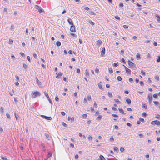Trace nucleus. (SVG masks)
<instances>
[{
    "label": "nucleus",
    "mask_w": 160,
    "mask_h": 160,
    "mask_svg": "<svg viewBox=\"0 0 160 160\" xmlns=\"http://www.w3.org/2000/svg\"><path fill=\"white\" fill-rule=\"evenodd\" d=\"M128 63L130 67L132 69L135 70L137 69L135 64L131 61L130 60H128Z\"/></svg>",
    "instance_id": "obj_1"
},
{
    "label": "nucleus",
    "mask_w": 160,
    "mask_h": 160,
    "mask_svg": "<svg viewBox=\"0 0 160 160\" xmlns=\"http://www.w3.org/2000/svg\"><path fill=\"white\" fill-rule=\"evenodd\" d=\"M40 93L38 91H36L33 93V95L32 96V98H35L38 96H40Z\"/></svg>",
    "instance_id": "obj_2"
},
{
    "label": "nucleus",
    "mask_w": 160,
    "mask_h": 160,
    "mask_svg": "<svg viewBox=\"0 0 160 160\" xmlns=\"http://www.w3.org/2000/svg\"><path fill=\"white\" fill-rule=\"evenodd\" d=\"M151 123L152 125H156L158 126H160V122L157 120L152 121Z\"/></svg>",
    "instance_id": "obj_3"
},
{
    "label": "nucleus",
    "mask_w": 160,
    "mask_h": 160,
    "mask_svg": "<svg viewBox=\"0 0 160 160\" xmlns=\"http://www.w3.org/2000/svg\"><path fill=\"white\" fill-rule=\"evenodd\" d=\"M35 8L37 9L38 10L39 13H41L43 11V10L42 8L41 7L38 5H35Z\"/></svg>",
    "instance_id": "obj_4"
},
{
    "label": "nucleus",
    "mask_w": 160,
    "mask_h": 160,
    "mask_svg": "<svg viewBox=\"0 0 160 160\" xmlns=\"http://www.w3.org/2000/svg\"><path fill=\"white\" fill-rule=\"evenodd\" d=\"M44 95L47 98L48 100V101H49V102L51 104H52V101H51V99L50 98L48 93L46 91H45L44 92Z\"/></svg>",
    "instance_id": "obj_5"
},
{
    "label": "nucleus",
    "mask_w": 160,
    "mask_h": 160,
    "mask_svg": "<svg viewBox=\"0 0 160 160\" xmlns=\"http://www.w3.org/2000/svg\"><path fill=\"white\" fill-rule=\"evenodd\" d=\"M148 102L149 104H151L152 103V94H149L148 96Z\"/></svg>",
    "instance_id": "obj_6"
},
{
    "label": "nucleus",
    "mask_w": 160,
    "mask_h": 160,
    "mask_svg": "<svg viewBox=\"0 0 160 160\" xmlns=\"http://www.w3.org/2000/svg\"><path fill=\"white\" fill-rule=\"evenodd\" d=\"M41 116L47 120H51L52 119V118L51 117H48L44 115H41Z\"/></svg>",
    "instance_id": "obj_7"
},
{
    "label": "nucleus",
    "mask_w": 160,
    "mask_h": 160,
    "mask_svg": "<svg viewBox=\"0 0 160 160\" xmlns=\"http://www.w3.org/2000/svg\"><path fill=\"white\" fill-rule=\"evenodd\" d=\"M70 30L71 32H75V27L74 24L71 25L70 28Z\"/></svg>",
    "instance_id": "obj_8"
},
{
    "label": "nucleus",
    "mask_w": 160,
    "mask_h": 160,
    "mask_svg": "<svg viewBox=\"0 0 160 160\" xmlns=\"http://www.w3.org/2000/svg\"><path fill=\"white\" fill-rule=\"evenodd\" d=\"M105 53V48H102V49L101 52V54L102 57L104 56Z\"/></svg>",
    "instance_id": "obj_9"
},
{
    "label": "nucleus",
    "mask_w": 160,
    "mask_h": 160,
    "mask_svg": "<svg viewBox=\"0 0 160 160\" xmlns=\"http://www.w3.org/2000/svg\"><path fill=\"white\" fill-rule=\"evenodd\" d=\"M68 22L69 24L71 25L73 24L72 19L70 18H68Z\"/></svg>",
    "instance_id": "obj_10"
},
{
    "label": "nucleus",
    "mask_w": 160,
    "mask_h": 160,
    "mask_svg": "<svg viewBox=\"0 0 160 160\" xmlns=\"http://www.w3.org/2000/svg\"><path fill=\"white\" fill-rule=\"evenodd\" d=\"M98 160H106L103 156L102 155H100L99 158L98 159Z\"/></svg>",
    "instance_id": "obj_11"
},
{
    "label": "nucleus",
    "mask_w": 160,
    "mask_h": 160,
    "mask_svg": "<svg viewBox=\"0 0 160 160\" xmlns=\"http://www.w3.org/2000/svg\"><path fill=\"white\" fill-rule=\"evenodd\" d=\"M85 76L88 78H89V73L88 70L87 69L85 70Z\"/></svg>",
    "instance_id": "obj_12"
},
{
    "label": "nucleus",
    "mask_w": 160,
    "mask_h": 160,
    "mask_svg": "<svg viewBox=\"0 0 160 160\" xmlns=\"http://www.w3.org/2000/svg\"><path fill=\"white\" fill-rule=\"evenodd\" d=\"M118 110L120 112L122 113V114L125 115L126 114V113H125L123 111V110L122 108H118Z\"/></svg>",
    "instance_id": "obj_13"
},
{
    "label": "nucleus",
    "mask_w": 160,
    "mask_h": 160,
    "mask_svg": "<svg viewBox=\"0 0 160 160\" xmlns=\"http://www.w3.org/2000/svg\"><path fill=\"white\" fill-rule=\"evenodd\" d=\"M41 146L42 148V151H46V149L45 148V146L44 144L43 143H42L41 144Z\"/></svg>",
    "instance_id": "obj_14"
},
{
    "label": "nucleus",
    "mask_w": 160,
    "mask_h": 160,
    "mask_svg": "<svg viewBox=\"0 0 160 160\" xmlns=\"http://www.w3.org/2000/svg\"><path fill=\"white\" fill-rule=\"evenodd\" d=\"M62 75V73L61 72H59L58 73V75L56 76V78H60L61 77Z\"/></svg>",
    "instance_id": "obj_15"
},
{
    "label": "nucleus",
    "mask_w": 160,
    "mask_h": 160,
    "mask_svg": "<svg viewBox=\"0 0 160 160\" xmlns=\"http://www.w3.org/2000/svg\"><path fill=\"white\" fill-rule=\"evenodd\" d=\"M102 118V116L101 115H99L98 117L96 119L98 121H99L100 120H101V119Z\"/></svg>",
    "instance_id": "obj_16"
},
{
    "label": "nucleus",
    "mask_w": 160,
    "mask_h": 160,
    "mask_svg": "<svg viewBox=\"0 0 160 160\" xmlns=\"http://www.w3.org/2000/svg\"><path fill=\"white\" fill-rule=\"evenodd\" d=\"M126 102L128 104H130L131 103V100L129 98H128L126 99Z\"/></svg>",
    "instance_id": "obj_17"
},
{
    "label": "nucleus",
    "mask_w": 160,
    "mask_h": 160,
    "mask_svg": "<svg viewBox=\"0 0 160 160\" xmlns=\"http://www.w3.org/2000/svg\"><path fill=\"white\" fill-rule=\"evenodd\" d=\"M102 43V41L101 40L99 39L97 41L96 44L98 45H99L101 44Z\"/></svg>",
    "instance_id": "obj_18"
},
{
    "label": "nucleus",
    "mask_w": 160,
    "mask_h": 160,
    "mask_svg": "<svg viewBox=\"0 0 160 160\" xmlns=\"http://www.w3.org/2000/svg\"><path fill=\"white\" fill-rule=\"evenodd\" d=\"M126 72L129 75L131 74V70L129 69H127L126 68Z\"/></svg>",
    "instance_id": "obj_19"
},
{
    "label": "nucleus",
    "mask_w": 160,
    "mask_h": 160,
    "mask_svg": "<svg viewBox=\"0 0 160 160\" xmlns=\"http://www.w3.org/2000/svg\"><path fill=\"white\" fill-rule=\"evenodd\" d=\"M36 82H37L38 83V85L39 86H40L41 85V84H42L41 82L38 80V79L37 78H36Z\"/></svg>",
    "instance_id": "obj_20"
},
{
    "label": "nucleus",
    "mask_w": 160,
    "mask_h": 160,
    "mask_svg": "<svg viewBox=\"0 0 160 160\" xmlns=\"http://www.w3.org/2000/svg\"><path fill=\"white\" fill-rule=\"evenodd\" d=\"M137 59L139 60L141 58L140 55L139 53H138L136 55Z\"/></svg>",
    "instance_id": "obj_21"
},
{
    "label": "nucleus",
    "mask_w": 160,
    "mask_h": 160,
    "mask_svg": "<svg viewBox=\"0 0 160 160\" xmlns=\"http://www.w3.org/2000/svg\"><path fill=\"white\" fill-rule=\"evenodd\" d=\"M109 72L110 74H112L113 72V70L112 68L111 67L109 68Z\"/></svg>",
    "instance_id": "obj_22"
},
{
    "label": "nucleus",
    "mask_w": 160,
    "mask_h": 160,
    "mask_svg": "<svg viewBox=\"0 0 160 160\" xmlns=\"http://www.w3.org/2000/svg\"><path fill=\"white\" fill-rule=\"evenodd\" d=\"M155 117L159 120H160V115L158 114H156Z\"/></svg>",
    "instance_id": "obj_23"
},
{
    "label": "nucleus",
    "mask_w": 160,
    "mask_h": 160,
    "mask_svg": "<svg viewBox=\"0 0 160 160\" xmlns=\"http://www.w3.org/2000/svg\"><path fill=\"white\" fill-rule=\"evenodd\" d=\"M56 44L58 47H59L60 46L61 43L60 41H58L56 42Z\"/></svg>",
    "instance_id": "obj_24"
},
{
    "label": "nucleus",
    "mask_w": 160,
    "mask_h": 160,
    "mask_svg": "<svg viewBox=\"0 0 160 160\" xmlns=\"http://www.w3.org/2000/svg\"><path fill=\"white\" fill-rule=\"evenodd\" d=\"M14 115H15V118H16V119L18 120L19 116H18V114L16 113V112H14Z\"/></svg>",
    "instance_id": "obj_25"
},
{
    "label": "nucleus",
    "mask_w": 160,
    "mask_h": 160,
    "mask_svg": "<svg viewBox=\"0 0 160 160\" xmlns=\"http://www.w3.org/2000/svg\"><path fill=\"white\" fill-rule=\"evenodd\" d=\"M114 101L118 104H120L121 102L118 99H114Z\"/></svg>",
    "instance_id": "obj_26"
},
{
    "label": "nucleus",
    "mask_w": 160,
    "mask_h": 160,
    "mask_svg": "<svg viewBox=\"0 0 160 160\" xmlns=\"http://www.w3.org/2000/svg\"><path fill=\"white\" fill-rule=\"evenodd\" d=\"M113 149L114 150L117 152H118L119 151V149L117 147H114Z\"/></svg>",
    "instance_id": "obj_27"
},
{
    "label": "nucleus",
    "mask_w": 160,
    "mask_h": 160,
    "mask_svg": "<svg viewBox=\"0 0 160 160\" xmlns=\"http://www.w3.org/2000/svg\"><path fill=\"white\" fill-rule=\"evenodd\" d=\"M87 98L88 100L90 101L92 99L91 98V96L90 95H88L87 96Z\"/></svg>",
    "instance_id": "obj_28"
},
{
    "label": "nucleus",
    "mask_w": 160,
    "mask_h": 160,
    "mask_svg": "<svg viewBox=\"0 0 160 160\" xmlns=\"http://www.w3.org/2000/svg\"><path fill=\"white\" fill-rule=\"evenodd\" d=\"M98 87L101 90H103V88H102V85L101 84H98Z\"/></svg>",
    "instance_id": "obj_29"
},
{
    "label": "nucleus",
    "mask_w": 160,
    "mask_h": 160,
    "mask_svg": "<svg viewBox=\"0 0 160 160\" xmlns=\"http://www.w3.org/2000/svg\"><path fill=\"white\" fill-rule=\"evenodd\" d=\"M88 116L87 114H84L82 115V118H86Z\"/></svg>",
    "instance_id": "obj_30"
},
{
    "label": "nucleus",
    "mask_w": 160,
    "mask_h": 160,
    "mask_svg": "<svg viewBox=\"0 0 160 160\" xmlns=\"http://www.w3.org/2000/svg\"><path fill=\"white\" fill-rule=\"evenodd\" d=\"M109 140L110 142H112L114 141V139L113 138V136H111L110 137Z\"/></svg>",
    "instance_id": "obj_31"
},
{
    "label": "nucleus",
    "mask_w": 160,
    "mask_h": 160,
    "mask_svg": "<svg viewBox=\"0 0 160 160\" xmlns=\"http://www.w3.org/2000/svg\"><path fill=\"white\" fill-rule=\"evenodd\" d=\"M63 80L66 82H68V78L63 77Z\"/></svg>",
    "instance_id": "obj_32"
},
{
    "label": "nucleus",
    "mask_w": 160,
    "mask_h": 160,
    "mask_svg": "<svg viewBox=\"0 0 160 160\" xmlns=\"http://www.w3.org/2000/svg\"><path fill=\"white\" fill-rule=\"evenodd\" d=\"M45 135L46 136L47 139L48 140H49V135L46 133H45Z\"/></svg>",
    "instance_id": "obj_33"
},
{
    "label": "nucleus",
    "mask_w": 160,
    "mask_h": 160,
    "mask_svg": "<svg viewBox=\"0 0 160 160\" xmlns=\"http://www.w3.org/2000/svg\"><path fill=\"white\" fill-rule=\"evenodd\" d=\"M121 62L125 64L126 63V62L125 61L124 58H122L121 59Z\"/></svg>",
    "instance_id": "obj_34"
},
{
    "label": "nucleus",
    "mask_w": 160,
    "mask_h": 160,
    "mask_svg": "<svg viewBox=\"0 0 160 160\" xmlns=\"http://www.w3.org/2000/svg\"><path fill=\"white\" fill-rule=\"evenodd\" d=\"M142 108H145V109H147V105L145 104H142Z\"/></svg>",
    "instance_id": "obj_35"
},
{
    "label": "nucleus",
    "mask_w": 160,
    "mask_h": 160,
    "mask_svg": "<svg viewBox=\"0 0 160 160\" xmlns=\"http://www.w3.org/2000/svg\"><path fill=\"white\" fill-rule=\"evenodd\" d=\"M117 79L118 81H121L122 80V78L120 76H118L117 77Z\"/></svg>",
    "instance_id": "obj_36"
},
{
    "label": "nucleus",
    "mask_w": 160,
    "mask_h": 160,
    "mask_svg": "<svg viewBox=\"0 0 160 160\" xmlns=\"http://www.w3.org/2000/svg\"><path fill=\"white\" fill-rule=\"evenodd\" d=\"M89 23L92 26H94L95 23L94 22H92L91 20H90L89 21Z\"/></svg>",
    "instance_id": "obj_37"
},
{
    "label": "nucleus",
    "mask_w": 160,
    "mask_h": 160,
    "mask_svg": "<svg viewBox=\"0 0 160 160\" xmlns=\"http://www.w3.org/2000/svg\"><path fill=\"white\" fill-rule=\"evenodd\" d=\"M108 96L110 97H112V93L111 92H108Z\"/></svg>",
    "instance_id": "obj_38"
},
{
    "label": "nucleus",
    "mask_w": 160,
    "mask_h": 160,
    "mask_svg": "<svg viewBox=\"0 0 160 160\" xmlns=\"http://www.w3.org/2000/svg\"><path fill=\"white\" fill-rule=\"evenodd\" d=\"M89 13L92 15H95V13L94 12H93L92 10L90 11Z\"/></svg>",
    "instance_id": "obj_39"
},
{
    "label": "nucleus",
    "mask_w": 160,
    "mask_h": 160,
    "mask_svg": "<svg viewBox=\"0 0 160 160\" xmlns=\"http://www.w3.org/2000/svg\"><path fill=\"white\" fill-rule=\"evenodd\" d=\"M6 116H7V118L9 119H11V117L10 116V115L8 113H7L6 114Z\"/></svg>",
    "instance_id": "obj_40"
},
{
    "label": "nucleus",
    "mask_w": 160,
    "mask_h": 160,
    "mask_svg": "<svg viewBox=\"0 0 160 160\" xmlns=\"http://www.w3.org/2000/svg\"><path fill=\"white\" fill-rule=\"evenodd\" d=\"M138 136L140 138H143L144 136L142 134L140 133L138 134Z\"/></svg>",
    "instance_id": "obj_41"
},
{
    "label": "nucleus",
    "mask_w": 160,
    "mask_h": 160,
    "mask_svg": "<svg viewBox=\"0 0 160 160\" xmlns=\"http://www.w3.org/2000/svg\"><path fill=\"white\" fill-rule=\"evenodd\" d=\"M62 126L65 127H67V124L63 122H62Z\"/></svg>",
    "instance_id": "obj_42"
},
{
    "label": "nucleus",
    "mask_w": 160,
    "mask_h": 160,
    "mask_svg": "<svg viewBox=\"0 0 160 160\" xmlns=\"http://www.w3.org/2000/svg\"><path fill=\"white\" fill-rule=\"evenodd\" d=\"M113 67H116L118 65V63L115 62L113 63Z\"/></svg>",
    "instance_id": "obj_43"
},
{
    "label": "nucleus",
    "mask_w": 160,
    "mask_h": 160,
    "mask_svg": "<svg viewBox=\"0 0 160 160\" xmlns=\"http://www.w3.org/2000/svg\"><path fill=\"white\" fill-rule=\"evenodd\" d=\"M55 100L57 102H58V101H59V98L58 96V95H57L56 96H55Z\"/></svg>",
    "instance_id": "obj_44"
},
{
    "label": "nucleus",
    "mask_w": 160,
    "mask_h": 160,
    "mask_svg": "<svg viewBox=\"0 0 160 160\" xmlns=\"http://www.w3.org/2000/svg\"><path fill=\"white\" fill-rule=\"evenodd\" d=\"M153 97L154 98H158V94H154L153 95Z\"/></svg>",
    "instance_id": "obj_45"
},
{
    "label": "nucleus",
    "mask_w": 160,
    "mask_h": 160,
    "mask_svg": "<svg viewBox=\"0 0 160 160\" xmlns=\"http://www.w3.org/2000/svg\"><path fill=\"white\" fill-rule=\"evenodd\" d=\"M142 116L143 117H146V116H147V114L145 112H143L142 113Z\"/></svg>",
    "instance_id": "obj_46"
},
{
    "label": "nucleus",
    "mask_w": 160,
    "mask_h": 160,
    "mask_svg": "<svg viewBox=\"0 0 160 160\" xmlns=\"http://www.w3.org/2000/svg\"><path fill=\"white\" fill-rule=\"evenodd\" d=\"M84 8L85 10H90L89 8L88 7H86L85 6L84 7Z\"/></svg>",
    "instance_id": "obj_47"
},
{
    "label": "nucleus",
    "mask_w": 160,
    "mask_h": 160,
    "mask_svg": "<svg viewBox=\"0 0 160 160\" xmlns=\"http://www.w3.org/2000/svg\"><path fill=\"white\" fill-rule=\"evenodd\" d=\"M126 124H127V125L128 126H129V127H132V125L131 124H130V123H129V122H127V123Z\"/></svg>",
    "instance_id": "obj_48"
},
{
    "label": "nucleus",
    "mask_w": 160,
    "mask_h": 160,
    "mask_svg": "<svg viewBox=\"0 0 160 160\" xmlns=\"http://www.w3.org/2000/svg\"><path fill=\"white\" fill-rule=\"evenodd\" d=\"M139 120L140 121L142 122H144V120L143 118H139Z\"/></svg>",
    "instance_id": "obj_49"
},
{
    "label": "nucleus",
    "mask_w": 160,
    "mask_h": 160,
    "mask_svg": "<svg viewBox=\"0 0 160 160\" xmlns=\"http://www.w3.org/2000/svg\"><path fill=\"white\" fill-rule=\"evenodd\" d=\"M154 16L156 17L158 19H160V17L157 14H155Z\"/></svg>",
    "instance_id": "obj_50"
},
{
    "label": "nucleus",
    "mask_w": 160,
    "mask_h": 160,
    "mask_svg": "<svg viewBox=\"0 0 160 160\" xmlns=\"http://www.w3.org/2000/svg\"><path fill=\"white\" fill-rule=\"evenodd\" d=\"M20 54L22 57H24L25 56V54L23 52H21L20 53Z\"/></svg>",
    "instance_id": "obj_51"
},
{
    "label": "nucleus",
    "mask_w": 160,
    "mask_h": 160,
    "mask_svg": "<svg viewBox=\"0 0 160 160\" xmlns=\"http://www.w3.org/2000/svg\"><path fill=\"white\" fill-rule=\"evenodd\" d=\"M15 78H16V79L18 81H19V82L20 81L19 78V77L17 75H16L15 76Z\"/></svg>",
    "instance_id": "obj_52"
},
{
    "label": "nucleus",
    "mask_w": 160,
    "mask_h": 160,
    "mask_svg": "<svg viewBox=\"0 0 160 160\" xmlns=\"http://www.w3.org/2000/svg\"><path fill=\"white\" fill-rule=\"evenodd\" d=\"M157 62H160V56H158L157 59Z\"/></svg>",
    "instance_id": "obj_53"
},
{
    "label": "nucleus",
    "mask_w": 160,
    "mask_h": 160,
    "mask_svg": "<svg viewBox=\"0 0 160 160\" xmlns=\"http://www.w3.org/2000/svg\"><path fill=\"white\" fill-rule=\"evenodd\" d=\"M88 140L89 141H92V138L91 136H90V135L89 136Z\"/></svg>",
    "instance_id": "obj_54"
},
{
    "label": "nucleus",
    "mask_w": 160,
    "mask_h": 160,
    "mask_svg": "<svg viewBox=\"0 0 160 160\" xmlns=\"http://www.w3.org/2000/svg\"><path fill=\"white\" fill-rule=\"evenodd\" d=\"M147 58L148 59H150L151 58V55L150 53H148L147 56Z\"/></svg>",
    "instance_id": "obj_55"
},
{
    "label": "nucleus",
    "mask_w": 160,
    "mask_h": 160,
    "mask_svg": "<svg viewBox=\"0 0 160 160\" xmlns=\"http://www.w3.org/2000/svg\"><path fill=\"white\" fill-rule=\"evenodd\" d=\"M1 158L3 160H8V159L7 158H6V157H3V156H1Z\"/></svg>",
    "instance_id": "obj_56"
},
{
    "label": "nucleus",
    "mask_w": 160,
    "mask_h": 160,
    "mask_svg": "<svg viewBox=\"0 0 160 160\" xmlns=\"http://www.w3.org/2000/svg\"><path fill=\"white\" fill-rule=\"evenodd\" d=\"M124 150V149L122 148V147H121L120 148V151L121 152H123Z\"/></svg>",
    "instance_id": "obj_57"
},
{
    "label": "nucleus",
    "mask_w": 160,
    "mask_h": 160,
    "mask_svg": "<svg viewBox=\"0 0 160 160\" xmlns=\"http://www.w3.org/2000/svg\"><path fill=\"white\" fill-rule=\"evenodd\" d=\"M9 43L10 44H12L13 42V41L12 39H9Z\"/></svg>",
    "instance_id": "obj_58"
},
{
    "label": "nucleus",
    "mask_w": 160,
    "mask_h": 160,
    "mask_svg": "<svg viewBox=\"0 0 160 160\" xmlns=\"http://www.w3.org/2000/svg\"><path fill=\"white\" fill-rule=\"evenodd\" d=\"M128 15H129L131 17H132L134 16V15L133 14H131L130 13H128Z\"/></svg>",
    "instance_id": "obj_59"
},
{
    "label": "nucleus",
    "mask_w": 160,
    "mask_h": 160,
    "mask_svg": "<svg viewBox=\"0 0 160 160\" xmlns=\"http://www.w3.org/2000/svg\"><path fill=\"white\" fill-rule=\"evenodd\" d=\"M33 56L35 58H37V55L35 53H34L33 54Z\"/></svg>",
    "instance_id": "obj_60"
},
{
    "label": "nucleus",
    "mask_w": 160,
    "mask_h": 160,
    "mask_svg": "<svg viewBox=\"0 0 160 160\" xmlns=\"http://www.w3.org/2000/svg\"><path fill=\"white\" fill-rule=\"evenodd\" d=\"M115 18L118 19V20H120V18H119V17L118 16H115Z\"/></svg>",
    "instance_id": "obj_61"
},
{
    "label": "nucleus",
    "mask_w": 160,
    "mask_h": 160,
    "mask_svg": "<svg viewBox=\"0 0 160 160\" xmlns=\"http://www.w3.org/2000/svg\"><path fill=\"white\" fill-rule=\"evenodd\" d=\"M23 67L25 69H26L27 68V65L26 64H25L24 63H23Z\"/></svg>",
    "instance_id": "obj_62"
},
{
    "label": "nucleus",
    "mask_w": 160,
    "mask_h": 160,
    "mask_svg": "<svg viewBox=\"0 0 160 160\" xmlns=\"http://www.w3.org/2000/svg\"><path fill=\"white\" fill-rule=\"evenodd\" d=\"M153 103L155 105H158L159 104V102L158 101H153Z\"/></svg>",
    "instance_id": "obj_63"
},
{
    "label": "nucleus",
    "mask_w": 160,
    "mask_h": 160,
    "mask_svg": "<svg viewBox=\"0 0 160 160\" xmlns=\"http://www.w3.org/2000/svg\"><path fill=\"white\" fill-rule=\"evenodd\" d=\"M139 83H140V85L141 86H143L144 83H143V81H141Z\"/></svg>",
    "instance_id": "obj_64"
}]
</instances>
